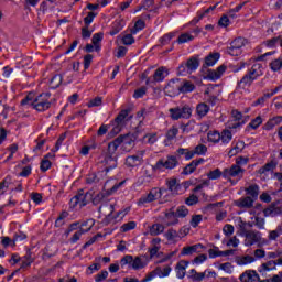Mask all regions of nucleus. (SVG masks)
<instances>
[{
    "label": "nucleus",
    "mask_w": 282,
    "mask_h": 282,
    "mask_svg": "<svg viewBox=\"0 0 282 282\" xmlns=\"http://www.w3.org/2000/svg\"><path fill=\"white\" fill-rule=\"evenodd\" d=\"M123 141H124V137H118L112 142L108 143V150L102 161L104 166H106L105 167L106 173H109V171H112V169H117L118 156H113V155H116V151H118V147H120V144H122Z\"/></svg>",
    "instance_id": "nucleus-1"
},
{
    "label": "nucleus",
    "mask_w": 282,
    "mask_h": 282,
    "mask_svg": "<svg viewBox=\"0 0 282 282\" xmlns=\"http://www.w3.org/2000/svg\"><path fill=\"white\" fill-rule=\"evenodd\" d=\"M52 95L50 93H44L39 95L32 102L31 107L36 109V111H47L50 107H52V101L54 99H51Z\"/></svg>",
    "instance_id": "nucleus-2"
},
{
    "label": "nucleus",
    "mask_w": 282,
    "mask_h": 282,
    "mask_svg": "<svg viewBox=\"0 0 282 282\" xmlns=\"http://www.w3.org/2000/svg\"><path fill=\"white\" fill-rule=\"evenodd\" d=\"M91 198H93L91 192L85 193L83 189H80L78 194L70 199V203H69L70 208H76V206H79V208H83V206H87V204L91 202Z\"/></svg>",
    "instance_id": "nucleus-3"
},
{
    "label": "nucleus",
    "mask_w": 282,
    "mask_h": 282,
    "mask_svg": "<svg viewBox=\"0 0 282 282\" xmlns=\"http://www.w3.org/2000/svg\"><path fill=\"white\" fill-rule=\"evenodd\" d=\"M129 113H131V109H123L119 112L117 118H115L116 127L111 130V135H118V133L122 131V127H124V124L129 120Z\"/></svg>",
    "instance_id": "nucleus-4"
},
{
    "label": "nucleus",
    "mask_w": 282,
    "mask_h": 282,
    "mask_svg": "<svg viewBox=\"0 0 282 282\" xmlns=\"http://www.w3.org/2000/svg\"><path fill=\"white\" fill-rule=\"evenodd\" d=\"M187 276L194 282H202L205 279H210V278L215 279V276H217V273L215 271H208V270H205L204 272H197V270L192 269L188 272Z\"/></svg>",
    "instance_id": "nucleus-5"
},
{
    "label": "nucleus",
    "mask_w": 282,
    "mask_h": 282,
    "mask_svg": "<svg viewBox=\"0 0 282 282\" xmlns=\"http://www.w3.org/2000/svg\"><path fill=\"white\" fill-rule=\"evenodd\" d=\"M246 45V39L236 37L227 47V54L230 56H241V48Z\"/></svg>",
    "instance_id": "nucleus-6"
},
{
    "label": "nucleus",
    "mask_w": 282,
    "mask_h": 282,
    "mask_svg": "<svg viewBox=\"0 0 282 282\" xmlns=\"http://www.w3.org/2000/svg\"><path fill=\"white\" fill-rule=\"evenodd\" d=\"M164 193H166V188H154L152 191H150V193L143 197H141L138 200V206H142L144 204H151V202H155V199H158V197H162V195H164Z\"/></svg>",
    "instance_id": "nucleus-7"
},
{
    "label": "nucleus",
    "mask_w": 282,
    "mask_h": 282,
    "mask_svg": "<svg viewBox=\"0 0 282 282\" xmlns=\"http://www.w3.org/2000/svg\"><path fill=\"white\" fill-rule=\"evenodd\" d=\"M164 94L171 98L178 96L181 94L180 79H171L164 88Z\"/></svg>",
    "instance_id": "nucleus-8"
},
{
    "label": "nucleus",
    "mask_w": 282,
    "mask_h": 282,
    "mask_svg": "<svg viewBox=\"0 0 282 282\" xmlns=\"http://www.w3.org/2000/svg\"><path fill=\"white\" fill-rule=\"evenodd\" d=\"M245 237V246H254V243H259L261 241V232L256 230L245 231L242 234Z\"/></svg>",
    "instance_id": "nucleus-9"
},
{
    "label": "nucleus",
    "mask_w": 282,
    "mask_h": 282,
    "mask_svg": "<svg viewBox=\"0 0 282 282\" xmlns=\"http://www.w3.org/2000/svg\"><path fill=\"white\" fill-rule=\"evenodd\" d=\"M245 170L241 169V166L234 164L230 166V169H225L223 172L224 177H238V180H241L243 177Z\"/></svg>",
    "instance_id": "nucleus-10"
},
{
    "label": "nucleus",
    "mask_w": 282,
    "mask_h": 282,
    "mask_svg": "<svg viewBox=\"0 0 282 282\" xmlns=\"http://www.w3.org/2000/svg\"><path fill=\"white\" fill-rule=\"evenodd\" d=\"M144 150L138 151L134 155L128 156L126 159L127 166L133 167L139 166V164H142L144 159Z\"/></svg>",
    "instance_id": "nucleus-11"
},
{
    "label": "nucleus",
    "mask_w": 282,
    "mask_h": 282,
    "mask_svg": "<svg viewBox=\"0 0 282 282\" xmlns=\"http://www.w3.org/2000/svg\"><path fill=\"white\" fill-rule=\"evenodd\" d=\"M177 158L176 156H167V160H160L155 164V169L162 170V169H175L177 166Z\"/></svg>",
    "instance_id": "nucleus-12"
},
{
    "label": "nucleus",
    "mask_w": 282,
    "mask_h": 282,
    "mask_svg": "<svg viewBox=\"0 0 282 282\" xmlns=\"http://www.w3.org/2000/svg\"><path fill=\"white\" fill-rule=\"evenodd\" d=\"M85 224H88L89 228H86V229L80 228V230L75 232L70 239L73 243H76V241H78L80 239V237H83V235H85V232H89V230H91V228H94V224H96V221L94 219H88V220H86Z\"/></svg>",
    "instance_id": "nucleus-13"
},
{
    "label": "nucleus",
    "mask_w": 282,
    "mask_h": 282,
    "mask_svg": "<svg viewBox=\"0 0 282 282\" xmlns=\"http://www.w3.org/2000/svg\"><path fill=\"white\" fill-rule=\"evenodd\" d=\"M241 282H259V273L257 271H246L240 275Z\"/></svg>",
    "instance_id": "nucleus-14"
},
{
    "label": "nucleus",
    "mask_w": 282,
    "mask_h": 282,
    "mask_svg": "<svg viewBox=\"0 0 282 282\" xmlns=\"http://www.w3.org/2000/svg\"><path fill=\"white\" fill-rule=\"evenodd\" d=\"M235 204L238 208H252L254 206V198L246 196L236 200Z\"/></svg>",
    "instance_id": "nucleus-15"
},
{
    "label": "nucleus",
    "mask_w": 282,
    "mask_h": 282,
    "mask_svg": "<svg viewBox=\"0 0 282 282\" xmlns=\"http://www.w3.org/2000/svg\"><path fill=\"white\" fill-rule=\"evenodd\" d=\"M204 159H198V160H194L192 161L189 164H187L184 167V175H191V173H195V171L197 170V166H199V164H203Z\"/></svg>",
    "instance_id": "nucleus-16"
},
{
    "label": "nucleus",
    "mask_w": 282,
    "mask_h": 282,
    "mask_svg": "<svg viewBox=\"0 0 282 282\" xmlns=\"http://www.w3.org/2000/svg\"><path fill=\"white\" fill-rule=\"evenodd\" d=\"M119 138H123L121 147L122 151L129 152L133 149L134 141L131 139V134L119 135Z\"/></svg>",
    "instance_id": "nucleus-17"
},
{
    "label": "nucleus",
    "mask_w": 282,
    "mask_h": 282,
    "mask_svg": "<svg viewBox=\"0 0 282 282\" xmlns=\"http://www.w3.org/2000/svg\"><path fill=\"white\" fill-rule=\"evenodd\" d=\"M248 74L254 80H257V78H259V76H263V65H261L260 63L253 64L251 69L248 72Z\"/></svg>",
    "instance_id": "nucleus-18"
},
{
    "label": "nucleus",
    "mask_w": 282,
    "mask_h": 282,
    "mask_svg": "<svg viewBox=\"0 0 282 282\" xmlns=\"http://www.w3.org/2000/svg\"><path fill=\"white\" fill-rule=\"evenodd\" d=\"M225 72L226 65H221L216 70H209L208 78H210V80H219V78H221Z\"/></svg>",
    "instance_id": "nucleus-19"
},
{
    "label": "nucleus",
    "mask_w": 282,
    "mask_h": 282,
    "mask_svg": "<svg viewBox=\"0 0 282 282\" xmlns=\"http://www.w3.org/2000/svg\"><path fill=\"white\" fill-rule=\"evenodd\" d=\"M254 83V79L251 77L249 73H247L241 80L238 82V89H246V87H250Z\"/></svg>",
    "instance_id": "nucleus-20"
},
{
    "label": "nucleus",
    "mask_w": 282,
    "mask_h": 282,
    "mask_svg": "<svg viewBox=\"0 0 282 282\" xmlns=\"http://www.w3.org/2000/svg\"><path fill=\"white\" fill-rule=\"evenodd\" d=\"M254 261H256L254 257L249 254L236 257L237 265H248L250 263H254Z\"/></svg>",
    "instance_id": "nucleus-21"
},
{
    "label": "nucleus",
    "mask_w": 282,
    "mask_h": 282,
    "mask_svg": "<svg viewBox=\"0 0 282 282\" xmlns=\"http://www.w3.org/2000/svg\"><path fill=\"white\" fill-rule=\"evenodd\" d=\"M165 219H167V226H175V224L180 223V219H177V214L175 210H173V208L165 213Z\"/></svg>",
    "instance_id": "nucleus-22"
},
{
    "label": "nucleus",
    "mask_w": 282,
    "mask_h": 282,
    "mask_svg": "<svg viewBox=\"0 0 282 282\" xmlns=\"http://www.w3.org/2000/svg\"><path fill=\"white\" fill-rule=\"evenodd\" d=\"M188 267V262L187 261H180L176 264V274L178 279H184V276H186V268Z\"/></svg>",
    "instance_id": "nucleus-23"
},
{
    "label": "nucleus",
    "mask_w": 282,
    "mask_h": 282,
    "mask_svg": "<svg viewBox=\"0 0 282 282\" xmlns=\"http://www.w3.org/2000/svg\"><path fill=\"white\" fill-rule=\"evenodd\" d=\"M115 207L109 203H105L99 207V213L104 215V217H111L113 215Z\"/></svg>",
    "instance_id": "nucleus-24"
},
{
    "label": "nucleus",
    "mask_w": 282,
    "mask_h": 282,
    "mask_svg": "<svg viewBox=\"0 0 282 282\" xmlns=\"http://www.w3.org/2000/svg\"><path fill=\"white\" fill-rule=\"evenodd\" d=\"M180 91L181 94H188L191 91H195V84L192 82H180Z\"/></svg>",
    "instance_id": "nucleus-25"
},
{
    "label": "nucleus",
    "mask_w": 282,
    "mask_h": 282,
    "mask_svg": "<svg viewBox=\"0 0 282 282\" xmlns=\"http://www.w3.org/2000/svg\"><path fill=\"white\" fill-rule=\"evenodd\" d=\"M166 73H167L166 67H164V66L159 67L154 72L153 82L154 83H162V80H164V78H165L164 74H166Z\"/></svg>",
    "instance_id": "nucleus-26"
},
{
    "label": "nucleus",
    "mask_w": 282,
    "mask_h": 282,
    "mask_svg": "<svg viewBox=\"0 0 282 282\" xmlns=\"http://www.w3.org/2000/svg\"><path fill=\"white\" fill-rule=\"evenodd\" d=\"M281 122H282V117L281 116L274 117V118L270 119L264 124V129H265V131H270V130H272L273 127H276L278 124H281Z\"/></svg>",
    "instance_id": "nucleus-27"
},
{
    "label": "nucleus",
    "mask_w": 282,
    "mask_h": 282,
    "mask_svg": "<svg viewBox=\"0 0 282 282\" xmlns=\"http://www.w3.org/2000/svg\"><path fill=\"white\" fill-rule=\"evenodd\" d=\"M247 195H250L251 199H257L259 197V185H250L245 188Z\"/></svg>",
    "instance_id": "nucleus-28"
},
{
    "label": "nucleus",
    "mask_w": 282,
    "mask_h": 282,
    "mask_svg": "<svg viewBox=\"0 0 282 282\" xmlns=\"http://www.w3.org/2000/svg\"><path fill=\"white\" fill-rule=\"evenodd\" d=\"M217 61H219V53H210L205 58V65H207V67H213V65H215V63H217Z\"/></svg>",
    "instance_id": "nucleus-29"
},
{
    "label": "nucleus",
    "mask_w": 282,
    "mask_h": 282,
    "mask_svg": "<svg viewBox=\"0 0 282 282\" xmlns=\"http://www.w3.org/2000/svg\"><path fill=\"white\" fill-rule=\"evenodd\" d=\"M167 186L172 195H177V192L180 191V184L177 183V178H172L167 181Z\"/></svg>",
    "instance_id": "nucleus-30"
},
{
    "label": "nucleus",
    "mask_w": 282,
    "mask_h": 282,
    "mask_svg": "<svg viewBox=\"0 0 282 282\" xmlns=\"http://www.w3.org/2000/svg\"><path fill=\"white\" fill-rule=\"evenodd\" d=\"M186 67L188 72H195L199 67V59L197 57H191L186 63Z\"/></svg>",
    "instance_id": "nucleus-31"
},
{
    "label": "nucleus",
    "mask_w": 282,
    "mask_h": 282,
    "mask_svg": "<svg viewBox=\"0 0 282 282\" xmlns=\"http://www.w3.org/2000/svg\"><path fill=\"white\" fill-rule=\"evenodd\" d=\"M156 276H160V279H164V276H169V274H171V267H164L162 269V267H158L154 270Z\"/></svg>",
    "instance_id": "nucleus-32"
},
{
    "label": "nucleus",
    "mask_w": 282,
    "mask_h": 282,
    "mask_svg": "<svg viewBox=\"0 0 282 282\" xmlns=\"http://www.w3.org/2000/svg\"><path fill=\"white\" fill-rule=\"evenodd\" d=\"M199 248H204L202 243L189 246V247H184L181 254H193L199 250Z\"/></svg>",
    "instance_id": "nucleus-33"
},
{
    "label": "nucleus",
    "mask_w": 282,
    "mask_h": 282,
    "mask_svg": "<svg viewBox=\"0 0 282 282\" xmlns=\"http://www.w3.org/2000/svg\"><path fill=\"white\" fill-rule=\"evenodd\" d=\"M162 232H164V226L160 225V224H154L151 228H150V235L152 237H158V235H162Z\"/></svg>",
    "instance_id": "nucleus-34"
},
{
    "label": "nucleus",
    "mask_w": 282,
    "mask_h": 282,
    "mask_svg": "<svg viewBox=\"0 0 282 282\" xmlns=\"http://www.w3.org/2000/svg\"><path fill=\"white\" fill-rule=\"evenodd\" d=\"M196 111L200 118H204V116H206L208 113V111H210V107H208V105H206V104H199L196 107Z\"/></svg>",
    "instance_id": "nucleus-35"
},
{
    "label": "nucleus",
    "mask_w": 282,
    "mask_h": 282,
    "mask_svg": "<svg viewBox=\"0 0 282 282\" xmlns=\"http://www.w3.org/2000/svg\"><path fill=\"white\" fill-rule=\"evenodd\" d=\"M246 147V143L243 141H239L230 151L229 156L232 158V155H237V153H240V151H243Z\"/></svg>",
    "instance_id": "nucleus-36"
},
{
    "label": "nucleus",
    "mask_w": 282,
    "mask_h": 282,
    "mask_svg": "<svg viewBox=\"0 0 282 282\" xmlns=\"http://www.w3.org/2000/svg\"><path fill=\"white\" fill-rule=\"evenodd\" d=\"M61 83H63V76L55 75L50 83L51 89H57V87H61Z\"/></svg>",
    "instance_id": "nucleus-37"
},
{
    "label": "nucleus",
    "mask_w": 282,
    "mask_h": 282,
    "mask_svg": "<svg viewBox=\"0 0 282 282\" xmlns=\"http://www.w3.org/2000/svg\"><path fill=\"white\" fill-rule=\"evenodd\" d=\"M145 265L147 263H144L140 257H135L134 259L132 258L131 267L133 270H142Z\"/></svg>",
    "instance_id": "nucleus-38"
},
{
    "label": "nucleus",
    "mask_w": 282,
    "mask_h": 282,
    "mask_svg": "<svg viewBox=\"0 0 282 282\" xmlns=\"http://www.w3.org/2000/svg\"><path fill=\"white\" fill-rule=\"evenodd\" d=\"M194 39L195 36H193L191 33H183L178 36L177 43L180 44L191 43V41H193Z\"/></svg>",
    "instance_id": "nucleus-39"
},
{
    "label": "nucleus",
    "mask_w": 282,
    "mask_h": 282,
    "mask_svg": "<svg viewBox=\"0 0 282 282\" xmlns=\"http://www.w3.org/2000/svg\"><path fill=\"white\" fill-rule=\"evenodd\" d=\"M220 140L224 144H228L232 140V132L230 130H224L220 134Z\"/></svg>",
    "instance_id": "nucleus-40"
},
{
    "label": "nucleus",
    "mask_w": 282,
    "mask_h": 282,
    "mask_svg": "<svg viewBox=\"0 0 282 282\" xmlns=\"http://www.w3.org/2000/svg\"><path fill=\"white\" fill-rule=\"evenodd\" d=\"M192 113H193V110L188 106H184V107L180 108L181 118L188 119V118H191Z\"/></svg>",
    "instance_id": "nucleus-41"
},
{
    "label": "nucleus",
    "mask_w": 282,
    "mask_h": 282,
    "mask_svg": "<svg viewBox=\"0 0 282 282\" xmlns=\"http://www.w3.org/2000/svg\"><path fill=\"white\" fill-rule=\"evenodd\" d=\"M145 23L143 20H138L135 23H134V28L131 29V34H138V32H140V30H144L145 28Z\"/></svg>",
    "instance_id": "nucleus-42"
},
{
    "label": "nucleus",
    "mask_w": 282,
    "mask_h": 282,
    "mask_svg": "<svg viewBox=\"0 0 282 282\" xmlns=\"http://www.w3.org/2000/svg\"><path fill=\"white\" fill-rule=\"evenodd\" d=\"M208 147H206L205 144H198L194 148L195 155H206Z\"/></svg>",
    "instance_id": "nucleus-43"
},
{
    "label": "nucleus",
    "mask_w": 282,
    "mask_h": 282,
    "mask_svg": "<svg viewBox=\"0 0 282 282\" xmlns=\"http://www.w3.org/2000/svg\"><path fill=\"white\" fill-rule=\"evenodd\" d=\"M264 217H270L279 214V208H276L274 205L269 206L263 210Z\"/></svg>",
    "instance_id": "nucleus-44"
},
{
    "label": "nucleus",
    "mask_w": 282,
    "mask_h": 282,
    "mask_svg": "<svg viewBox=\"0 0 282 282\" xmlns=\"http://www.w3.org/2000/svg\"><path fill=\"white\" fill-rule=\"evenodd\" d=\"M93 45H95V50L98 52L100 51V44L99 41H102V33H96L93 35Z\"/></svg>",
    "instance_id": "nucleus-45"
},
{
    "label": "nucleus",
    "mask_w": 282,
    "mask_h": 282,
    "mask_svg": "<svg viewBox=\"0 0 282 282\" xmlns=\"http://www.w3.org/2000/svg\"><path fill=\"white\" fill-rule=\"evenodd\" d=\"M208 180H219L221 177V170L216 169L207 174Z\"/></svg>",
    "instance_id": "nucleus-46"
},
{
    "label": "nucleus",
    "mask_w": 282,
    "mask_h": 282,
    "mask_svg": "<svg viewBox=\"0 0 282 282\" xmlns=\"http://www.w3.org/2000/svg\"><path fill=\"white\" fill-rule=\"evenodd\" d=\"M281 230H279V227L276 228V230H271L269 231V241H276V239H279V237L281 236Z\"/></svg>",
    "instance_id": "nucleus-47"
},
{
    "label": "nucleus",
    "mask_w": 282,
    "mask_h": 282,
    "mask_svg": "<svg viewBox=\"0 0 282 282\" xmlns=\"http://www.w3.org/2000/svg\"><path fill=\"white\" fill-rule=\"evenodd\" d=\"M102 105V97H96L91 99L88 104L87 107H100Z\"/></svg>",
    "instance_id": "nucleus-48"
},
{
    "label": "nucleus",
    "mask_w": 282,
    "mask_h": 282,
    "mask_svg": "<svg viewBox=\"0 0 282 282\" xmlns=\"http://www.w3.org/2000/svg\"><path fill=\"white\" fill-rule=\"evenodd\" d=\"M207 138L209 142H219V140H221V134H219V132H209Z\"/></svg>",
    "instance_id": "nucleus-49"
},
{
    "label": "nucleus",
    "mask_w": 282,
    "mask_h": 282,
    "mask_svg": "<svg viewBox=\"0 0 282 282\" xmlns=\"http://www.w3.org/2000/svg\"><path fill=\"white\" fill-rule=\"evenodd\" d=\"M135 228V221H129L121 226V232H129V230H133Z\"/></svg>",
    "instance_id": "nucleus-50"
},
{
    "label": "nucleus",
    "mask_w": 282,
    "mask_h": 282,
    "mask_svg": "<svg viewBox=\"0 0 282 282\" xmlns=\"http://www.w3.org/2000/svg\"><path fill=\"white\" fill-rule=\"evenodd\" d=\"M102 199H105V193L100 192V193L96 194L95 197L91 198V202H93L94 206H98V204H100V202H102Z\"/></svg>",
    "instance_id": "nucleus-51"
},
{
    "label": "nucleus",
    "mask_w": 282,
    "mask_h": 282,
    "mask_svg": "<svg viewBox=\"0 0 282 282\" xmlns=\"http://www.w3.org/2000/svg\"><path fill=\"white\" fill-rule=\"evenodd\" d=\"M123 45H133L135 43V39L132 34H127L122 37Z\"/></svg>",
    "instance_id": "nucleus-52"
},
{
    "label": "nucleus",
    "mask_w": 282,
    "mask_h": 282,
    "mask_svg": "<svg viewBox=\"0 0 282 282\" xmlns=\"http://www.w3.org/2000/svg\"><path fill=\"white\" fill-rule=\"evenodd\" d=\"M178 131L180 130L176 127H172L170 130H167V133H166L167 140H174V138L177 135Z\"/></svg>",
    "instance_id": "nucleus-53"
},
{
    "label": "nucleus",
    "mask_w": 282,
    "mask_h": 282,
    "mask_svg": "<svg viewBox=\"0 0 282 282\" xmlns=\"http://www.w3.org/2000/svg\"><path fill=\"white\" fill-rule=\"evenodd\" d=\"M175 213L176 217H186L188 215V208L186 206H180Z\"/></svg>",
    "instance_id": "nucleus-54"
},
{
    "label": "nucleus",
    "mask_w": 282,
    "mask_h": 282,
    "mask_svg": "<svg viewBox=\"0 0 282 282\" xmlns=\"http://www.w3.org/2000/svg\"><path fill=\"white\" fill-rule=\"evenodd\" d=\"M166 239H169V241H173V239H177V237H180V234L177 231H175L174 229H170L166 234H165Z\"/></svg>",
    "instance_id": "nucleus-55"
},
{
    "label": "nucleus",
    "mask_w": 282,
    "mask_h": 282,
    "mask_svg": "<svg viewBox=\"0 0 282 282\" xmlns=\"http://www.w3.org/2000/svg\"><path fill=\"white\" fill-rule=\"evenodd\" d=\"M274 170V163H267L264 166H262L259 170L260 175H263V173H268L269 171H273Z\"/></svg>",
    "instance_id": "nucleus-56"
},
{
    "label": "nucleus",
    "mask_w": 282,
    "mask_h": 282,
    "mask_svg": "<svg viewBox=\"0 0 282 282\" xmlns=\"http://www.w3.org/2000/svg\"><path fill=\"white\" fill-rule=\"evenodd\" d=\"M170 113H171L172 120H180V118H182L181 115H180V107L171 108Z\"/></svg>",
    "instance_id": "nucleus-57"
},
{
    "label": "nucleus",
    "mask_w": 282,
    "mask_h": 282,
    "mask_svg": "<svg viewBox=\"0 0 282 282\" xmlns=\"http://www.w3.org/2000/svg\"><path fill=\"white\" fill-rule=\"evenodd\" d=\"M270 67H271L272 72H279V69H281V67H282V61L275 59V61L271 62Z\"/></svg>",
    "instance_id": "nucleus-58"
},
{
    "label": "nucleus",
    "mask_w": 282,
    "mask_h": 282,
    "mask_svg": "<svg viewBox=\"0 0 282 282\" xmlns=\"http://www.w3.org/2000/svg\"><path fill=\"white\" fill-rule=\"evenodd\" d=\"M147 94V87L142 86L134 90L133 98H142Z\"/></svg>",
    "instance_id": "nucleus-59"
},
{
    "label": "nucleus",
    "mask_w": 282,
    "mask_h": 282,
    "mask_svg": "<svg viewBox=\"0 0 282 282\" xmlns=\"http://www.w3.org/2000/svg\"><path fill=\"white\" fill-rule=\"evenodd\" d=\"M8 180H10V177H6V180L0 183V195H3L6 191H8L10 186V183L8 182Z\"/></svg>",
    "instance_id": "nucleus-60"
},
{
    "label": "nucleus",
    "mask_w": 282,
    "mask_h": 282,
    "mask_svg": "<svg viewBox=\"0 0 282 282\" xmlns=\"http://www.w3.org/2000/svg\"><path fill=\"white\" fill-rule=\"evenodd\" d=\"M95 17H96L95 12H89L88 15L86 18H84V23L87 28H89V25H91Z\"/></svg>",
    "instance_id": "nucleus-61"
},
{
    "label": "nucleus",
    "mask_w": 282,
    "mask_h": 282,
    "mask_svg": "<svg viewBox=\"0 0 282 282\" xmlns=\"http://www.w3.org/2000/svg\"><path fill=\"white\" fill-rule=\"evenodd\" d=\"M52 166V162L47 159H43L41 162V171H43V173H45V171H48V169Z\"/></svg>",
    "instance_id": "nucleus-62"
},
{
    "label": "nucleus",
    "mask_w": 282,
    "mask_h": 282,
    "mask_svg": "<svg viewBox=\"0 0 282 282\" xmlns=\"http://www.w3.org/2000/svg\"><path fill=\"white\" fill-rule=\"evenodd\" d=\"M200 223H202V215H195L192 217L191 226L193 228H197V226H199Z\"/></svg>",
    "instance_id": "nucleus-63"
},
{
    "label": "nucleus",
    "mask_w": 282,
    "mask_h": 282,
    "mask_svg": "<svg viewBox=\"0 0 282 282\" xmlns=\"http://www.w3.org/2000/svg\"><path fill=\"white\" fill-rule=\"evenodd\" d=\"M107 276H109V272H108V271H101L100 273H98V274L95 276V281H96V282L105 281V280L107 279Z\"/></svg>",
    "instance_id": "nucleus-64"
}]
</instances>
